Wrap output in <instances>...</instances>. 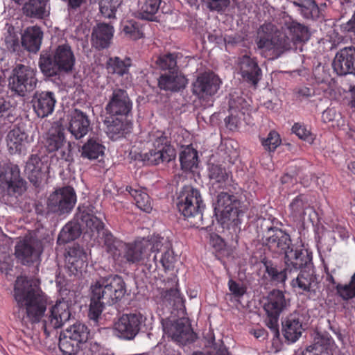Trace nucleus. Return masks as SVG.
I'll return each instance as SVG.
<instances>
[{
	"instance_id": "nucleus-60",
	"label": "nucleus",
	"mask_w": 355,
	"mask_h": 355,
	"mask_svg": "<svg viewBox=\"0 0 355 355\" xmlns=\"http://www.w3.org/2000/svg\"><path fill=\"white\" fill-rule=\"evenodd\" d=\"M340 119V113L338 112L334 108H327L322 114V120L324 123L337 122L338 125Z\"/></svg>"
},
{
	"instance_id": "nucleus-34",
	"label": "nucleus",
	"mask_w": 355,
	"mask_h": 355,
	"mask_svg": "<svg viewBox=\"0 0 355 355\" xmlns=\"http://www.w3.org/2000/svg\"><path fill=\"white\" fill-rule=\"evenodd\" d=\"M66 142L64 130L60 127H52L46 133L44 144L47 151L53 153L59 150Z\"/></svg>"
},
{
	"instance_id": "nucleus-22",
	"label": "nucleus",
	"mask_w": 355,
	"mask_h": 355,
	"mask_svg": "<svg viewBox=\"0 0 355 355\" xmlns=\"http://www.w3.org/2000/svg\"><path fill=\"white\" fill-rule=\"evenodd\" d=\"M298 271L297 277L293 278L291 282L293 288L300 293H307L315 295L318 291L319 282L315 274L313 266Z\"/></svg>"
},
{
	"instance_id": "nucleus-28",
	"label": "nucleus",
	"mask_w": 355,
	"mask_h": 355,
	"mask_svg": "<svg viewBox=\"0 0 355 355\" xmlns=\"http://www.w3.org/2000/svg\"><path fill=\"white\" fill-rule=\"evenodd\" d=\"M66 267L74 275L81 274L87 266V256L84 249L78 245L69 248L65 257Z\"/></svg>"
},
{
	"instance_id": "nucleus-62",
	"label": "nucleus",
	"mask_w": 355,
	"mask_h": 355,
	"mask_svg": "<svg viewBox=\"0 0 355 355\" xmlns=\"http://www.w3.org/2000/svg\"><path fill=\"white\" fill-rule=\"evenodd\" d=\"M337 291L339 295L345 300H347L355 297V286H353L349 284L344 286H337Z\"/></svg>"
},
{
	"instance_id": "nucleus-56",
	"label": "nucleus",
	"mask_w": 355,
	"mask_h": 355,
	"mask_svg": "<svg viewBox=\"0 0 355 355\" xmlns=\"http://www.w3.org/2000/svg\"><path fill=\"white\" fill-rule=\"evenodd\" d=\"M207 8L210 11L222 12L230 6L231 0H203Z\"/></svg>"
},
{
	"instance_id": "nucleus-21",
	"label": "nucleus",
	"mask_w": 355,
	"mask_h": 355,
	"mask_svg": "<svg viewBox=\"0 0 355 355\" xmlns=\"http://www.w3.org/2000/svg\"><path fill=\"white\" fill-rule=\"evenodd\" d=\"M221 81L214 73H203L193 83L192 92L199 98H207L216 94Z\"/></svg>"
},
{
	"instance_id": "nucleus-6",
	"label": "nucleus",
	"mask_w": 355,
	"mask_h": 355,
	"mask_svg": "<svg viewBox=\"0 0 355 355\" xmlns=\"http://www.w3.org/2000/svg\"><path fill=\"white\" fill-rule=\"evenodd\" d=\"M149 139L153 148L141 155L142 160L146 164L155 166L168 163L175 158V150L164 132L159 130L152 132L149 135Z\"/></svg>"
},
{
	"instance_id": "nucleus-26",
	"label": "nucleus",
	"mask_w": 355,
	"mask_h": 355,
	"mask_svg": "<svg viewBox=\"0 0 355 355\" xmlns=\"http://www.w3.org/2000/svg\"><path fill=\"white\" fill-rule=\"evenodd\" d=\"M238 67L242 78L248 83L257 86L262 76V71L257 60L244 55L239 58Z\"/></svg>"
},
{
	"instance_id": "nucleus-3",
	"label": "nucleus",
	"mask_w": 355,
	"mask_h": 355,
	"mask_svg": "<svg viewBox=\"0 0 355 355\" xmlns=\"http://www.w3.org/2000/svg\"><path fill=\"white\" fill-rule=\"evenodd\" d=\"M75 62L72 49L65 42L52 47L49 51H42L40 55L38 67L44 76L53 78L71 73Z\"/></svg>"
},
{
	"instance_id": "nucleus-14",
	"label": "nucleus",
	"mask_w": 355,
	"mask_h": 355,
	"mask_svg": "<svg viewBox=\"0 0 355 355\" xmlns=\"http://www.w3.org/2000/svg\"><path fill=\"white\" fill-rule=\"evenodd\" d=\"M283 260L289 274L313 266L312 253L303 246L293 245L286 251Z\"/></svg>"
},
{
	"instance_id": "nucleus-42",
	"label": "nucleus",
	"mask_w": 355,
	"mask_h": 355,
	"mask_svg": "<svg viewBox=\"0 0 355 355\" xmlns=\"http://www.w3.org/2000/svg\"><path fill=\"white\" fill-rule=\"evenodd\" d=\"M126 191L132 196L139 209L146 213H150L152 211L151 200L146 191L135 189L131 187H127Z\"/></svg>"
},
{
	"instance_id": "nucleus-64",
	"label": "nucleus",
	"mask_w": 355,
	"mask_h": 355,
	"mask_svg": "<svg viewBox=\"0 0 355 355\" xmlns=\"http://www.w3.org/2000/svg\"><path fill=\"white\" fill-rule=\"evenodd\" d=\"M208 352L210 355H229L227 348L221 340L215 343L214 340H213L211 341V349Z\"/></svg>"
},
{
	"instance_id": "nucleus-53",
	"label": "nucleus",
	"mask_w": 355,
	"mask_h": 355,
	"mask_svg": "<svg viewBox=\"0 0 355 355\" xmlns=\"http://www.w3.org/2000/svg\"><path fill=\"white\" fill-rule=\"evenodd\" d=\"M209 177L216 182L223 184L228 180L229 174L220 165L211 164L209 166Z\"/></svg>"
},
{
	"instance_id": "nucleus-4",
	"label": "nucleus",
	"mask_w": 355,
	"mask_h": 355,
	"mask_svg": "<svg viewBox=\"0 0 355 355\" xmlns=\"http://www.w3.org/2000/svg\"><path fill=\"white\" fill-rule=\"evenodd\" d=\"M176 206L191 226L199 227L202 225L205 205L198 189L191 186L183 187L178 193Z\"/></svg>"
},
{
	"instance_id": "nucleus-48",
	"label": "nucleus",
	"mask_w": 355,
	"mask_h": 355,
	"mask_svg": "<svg viewBox=\"0 0 355 355\" xmlns=\"http://www.w3.org/2000/svg\"><path fill=\"white\" fill-rule=\"evenodd\" d=\"M83 343L60 335L59 348L64 355H76L83 348Z\"/></svg>"
},
{
	"instance_id": "nucleus-32",
	"label": "nucleus",
	"mask_w": 355,
	"mask_h": 355,
	"mask_svg": "<svg viewBox=\"0 0 355 355\" xmlns=\"http://www.w3.org/2000/svg\"><path fill=\"white\" fill-rule=\"evenodd\" d=\"M43 35L37 26L27 27L21 35V44L28 51L36 53L40 49Z\"/></svg>"
},
{
	"instance_id": "nucleus-10",
	"label": "nucleus",
	"mask_w": 355,
	"mask_h": 355,
	"mask_svg": "<svg viewBox=\"0 0 355 355\" xmlns=\"http://www.w3.org/2000/svg\"><path fill=\"white\" fill-rule=\"evenodd\" d=\"M43 251L42 241L31 234L26 235L15 247V255L21 264L31 266L36 263L35 270L40 262V255Z\"/></svg>"
},
{
	"instance_id": "nucleus-37",
	"label": "nucleus",
	"mask_w": 355,
	"mask_h": 355,
	"mask_svg": "<svg viewBox=\"0 0 355 355\" xmlns=\"http://www.w3.org/2000/svg\"><path fill=\"white\" fill-rule=\"evenodd\" d=\"M266 273L269 280L275 285L284 284L287 279L288 270H286V266L282 268L277 264L272 263L271 261L264 262Z\"/></svg>"
},
{
	"instance_id": "nucleus-50",
	"label": "nucleus",
	"mask_w": 355,
	"mask_h": 355,
	"mask_svg": "<svg viewBox=\"0 0 355 355\" xmlns=\"http://www.w3.org/2000/svg\"><path fill=\"white\" fill-rule=\"evenodd\" d=\"M290 209L296 217H303L306 211L312 209L305 195L300 194L295 197L290 203Z\"/></svg>"
},
{
	"instance_id": "nucleus-35",
	"label": "nucleus",
	"mask_w": 355,
	"mask_h": 355,
	"mask_svg": "<svg viewBox=\"0 0 355 355\" xmlns=\"http://www.w3.org/2000/svg\"><path fill=\"white\" fill-rule=\"evenodd\" d=\"M28 136L19 128H14L7 135L6 142L11 154L21 153L25 148Z\"/></svg>"
},
{
	"instance_id": "nucleus-55",
	"label": "nucleus",
	"mask_w": 355,
	"mask_h": 355,
	"mask_svg": "<svg viewBox=\"0 0 355 355\" xmlns=\"http://www.w3.org/2000/svg\"><path fill=\"white\" fill-rule=\"evenodd\" d=\"M264 148L269 151H274L281 144L279 135L275 130L270 131L266 139H261Z\"/></svg>"
},
{
	"instance_id": "nucleus-58",
	"label": "nucleus",
	"mask_w": 355,
	"mask_h": 355,
	"mask_svg": "<svg viewBox=\"0 0 355 355\" xmlns=\"http://www.w3.org/2000/svg\"><path fill=\"white\" fill-rule=\"evenodd\" d=\"M160 294L161 297L169 303L173 302L175 304L181 302L180 292L176 288H164Z\"/></svg>"
},
{
	"instance_id": "nucleus-63",
	"label": "nucleus",
	"mask_w": 355,
	"mask_h": 355,
	"mask_svg": "<svg viewBox=\"0 0 355 355\" xmlns=\"http://www.w3.org/2000/svg\"><path fill=\"white\" fill-rule=\"evenodd\" d=\"M292 131L301 139L309 141L312 139L310 131L300 123H295L292 127Z\"/></svg>"
},
{
	"instance_id": "nucleus-36",
	"label": "nucleus",
	"mask_w": 355,
	"mask_h": 355,
	"mask_svg": "<svg viewBox=\"0 0 355 355\" xmlns=\"http://www.w3.org/2000/svg\"><path fill=\"white\" fill-rule=\"evenodd\" d=\"M102 239L105 250L114 259H119L122 256L125 243L114 237L108 230L102 232Z\"/></svg>"
},
{
	"instance_id": "nucleus-18",
	"label": "nucleus",
	"mask_w": 355,
	"mask_h": 355,
	"mask_svg": "<svg viewBox=\"0 0 355 355\" xmlns=\"http://www.w3.org/2000/svg\"><path fill=\"white\" fill-rule=\"evenodd\" d=\"M103 214L98 211L92 205H83L78 208L75 220L78 221L82 228H87L91 232H103L104 224L102 218Z\"/></svg>"
},
{
	"instance_id": "nucleus-20",
	"label": "nucleus",
	"mask_w": 355,
	"mask_h": 355,
	"mask_svg": "<svg viewBox=\"0 0 355 355\" xmlns=\"http://www.w3.org/2000/svg\"><path fill=\"white\" fill-rule=\"evenodd\" d=\"M166 334L180 345L192 343L196 339V334L193 331L187 318H180L170 324L164 325Z\"/></svg>"
},
{
	"instance_id": "nucleus-39",
	"label": "nucleus",
	"mask_w": 355,
	"mask_h": 355,
	"mask_svg": "<svg viewBox=\"0 0 355 355\" xmlns=\"http://www.w3.org/2000/svg\"><path fill=\"white\" fill-rule=\"evenodd\" d=\"M85 344L88 340L89 331L87 327L80 322H76L64 329L61 334Z\"/></svg>"
},
{
	"instance_id": "nucleus-27",
	"label": "nucleus",
	"mask_w": 355,
	"mask_h": 355,
	"mask_svg": "<svg viewBox=\"0 0 355 355\" xmlns=\"http://www.w3.org/2000/svg\"><path fill=\"white\" fill-rule=\"evenodd\" d=\"M31 103L37 116L44 118L53 112L56 100L52 92L36 91L33 96Z\"/></svg>"
},
{
	"instance_id": "nucleus-46",
	"label": "nucleus",
	"mask_w": 355,
	"mask_h": 355,
	"mask_svg": "<svg viewBox=\"0 0 355 355\" xmlns=\"http://www.w3.org/2000/svg\"><path fill=\"white\" fill-rule=\"evenodd\" d=\"M230 115L225 119L226 127L230 130H236L245 119V112L239 109L234 102H230Z\"/></svg>"
},
{
	"instance_id": "nucleus-9",
	"label": "nucleus",
	"mask_w": 355,
	"mask_h": 355,
	"mask_svg": "<svg viewBox=\"0 0 355 355\" xmlns=\"http://www.w3.org/2000/svg\"><path fill=\"white\" fill-rule=\"evenodd\" d=\"M175 261L170 242L163 237L153 236L150 252L147 257L148 268L155 270L160 264L164 270H171L173 268Z\"/></svg>"
},
{
	"instance_id": "nucleus-17",
	"label": "nucleus",
	"mask_w": 355,
	"mask_h": 355,
	"mask_svg": "<svg viewBox=\"0 0 355 355\" xmlns=\"http://www.w3.org/2000/svg\"><path fill=\"white\" fill-rule=\"evenodd\" d=\"M284 33H280L282 39L289 44V50L296 49L297 44L306 42L311 37L307 26L288 18L284 22Z\"/></svg>"
},
{
	"instance_id": "nucleus-43",
	"label": "nucleus",
	"mask_w": 355,
	"mask_h": 355,
	"mask_svg": "<svg viewBox=\"0 0 355 355\" xmlns=\"http://www.w3.org/2000/svg\"><path fill=\"white\" fill-rule=\"evenodd\" d=\"M43 164L40 157L37 155H33L27 162L25 167V172L31 182L37 184L42 178V166Z\"/></svg>"
},
{
	"instance_id": "nucleus-45",
	"label": "nucleus",
	"mask_w": 355,
	"mask_h": 355,
	"mask_svg": "<svg viewBox=\"0 0 355 355\" xmlns=\"http://www.w3.org/2000/svg\"><path fill=\"white\" fill-rule=\"evenodd\" d=\"M198 153L192 148L187 146L180 154V162L182 168L191 171L198 166Z\"/></svg>"
},
{
	"instance_id": "nucleus-1",
	"label": "nucleus",
	"mask_w": 355,
	"mask_h": 355,
	"mask_svg": "<svg viewBox=\"0 0 355 355\" xmlns=\"http://www.w3.org/2000/svg\"><path fill=\"white\" fill-rule=\"evenodd\" d=\"M14 297L19 311L23 315V320L37 323L44 317L42 329L46 336H49L53 331L62 327L70 319L69 302L63 298L58 300L51 308L49 314L44 316L48 298L41 290L37 279L18 277L15 281Z\"/></svg>"
},
{
	"instance_id": "nucleus-44",
	"label": "nucleus",
	"mask_w": 355,
	"mask_h": 355,
	"mask_svg": "<svg viewBox=\"0 0 355 355\" xmlns=\"http://www.w3.org/2000/svg\"><path fill=\"white\" fill-rule=\"evenodd\" d=\"M161 0H146L137 12V17L141 19L155 21V15L159 9Z\"/></svg>"
},
{
	"instance_id": "nucleus-11",
	"label": "nucleus",
	"mask_w": 355,
	"mask_h": 355,
	"mask_svg": "<svg viewBox=\"0 0 355 355\" xmlns=\"http://www.w3.org/2000/svg\"><path fill=\"white\" fill-rule=\"evenodd\" d=\"M289 306L284 293L279 290L274 289L266 297L263 309L267 314L266 325L275 334H279V318Z\"/></svg>"
},
{
	"instance_id": "nucleus-61",
	"label": "nucleus",
	"mask_w": 355,
	"mask_h": 355,
	"mask_svg": "<svg viewBox=\"0 0 355 355\" xmlns=\"http://www.w3.org/2000/svg\"><path fill=\"white\" fill-rule=\"evenodd\" d=\"M58 153V158L69 164L73 162V157L71 153V144L70 142H66V144L63 146L59 150H56Z\"/></svg>"
},
{
	"instance_id": "nucleus-12",
	"label": "nucleus",
	"mask_w": 355,
	"mask_h": 355,
	"mask_svg": "<svg viewBox=\"0 0 355 355\" xmlns=\"http://www.w3.org/2000/svg\"><path fill=\"white\" fill-rule=\"evenodd\" d=\"M25 188V182L20 177L18 166L6 164L0 165V195L21 193Z\"/></svg>"
},
{
	"instance_id": "nucleus-38",
	"label": "nucleus",
	"mask_w": 355,
	"mask_h": 355,
	"mask_svg": "<svg viewBox=\"0 0 355 355\" xmlns=\"http://www.w3.org/2000/svg\"><path fill=\"white\" fill-rule=\"evenodd\" d=\"M81 232L82 227L78 221L69 222L63 227L60 232L58 243L62 244L72 241L80 235Z\"/></svg>"
},
{
	"instance_id": "nucleus-33",
	"label": "nucleus",
	"mask_w": 355,
	"mask_h": 355,
	"mask_svg": "<svg viewBox=\"0 0 355 355\" xmlns=\"http://www.w3.org/2000/svg\"><path fill=\"white\" fill-rule=\"evenodd\" d=\"M49 0H28L22 8L28 17L42 19L49 15Z\"/></svg>"
},
{
	"instance_id": "nucleus-8",
	"label": "nucleus",
	"mask_w": 355,
	"mask_h": 355,
	"mask_svg": "<svg viewBox=\"0 0 355 355\" xmlns=\"http://www.w3.org/2000/svg\"><path fill=\"white\" fill-rule=\"evenodd\" d=\"M37 84L36 71L23 64H17L8 78L9 89L21 97L33 91Z\"/></svg>"
},
{
	"instance_id": "nucleus-16",
	"label": "nucleus",
	"mask_w": 355,
	"mask_h": 355,
	"mask_svg": "<svg viewBox=\"0 0 355 355\" xmlns=\"http://www.w3.org/2000/svg\"><path fill=\"white\" fill-rule=\"evenodd\" d=\"M261 227L266 229L265 243L268 248L280 254H284L293 245L290 235L275 227L269 226L270 221L263 219Z\"/></svg>"
},
{
	"instance_id": "nucleus-19",
	"label": "nucleus",
	"mask_w": 355,
	"mask_h": 355,
	"mask_svg": "<svg viewBox=\"0 0 355 355\" xmlns=\"http://www.w3.org/2000/svg\"><path fill=\"white\" fill-rule=\"evenodd\" d=\"M143 322V315L139 313L123 314L114 324L116 335L125 340H132L139 332Z\"/></svg>"
},
{
	"instance_id": "nucleus-40",
	"label": "nucleus",
	"mask_w": 355,
	"mask_h": 355,
	"mask_svg": "<svg viewBox=\"0 0 355 355\" xmlns=\"http://www.w3.org/2000/svg\"><path fill=\"white\" fill-rule=\"evenodd\" d=\"M106 125V134L112 140H116L122 137L128 129L127 123L116 118V119H107L105 120Z\"/></svg>"
},
{
	"instance_id": "nucleus-31",
	"label": "nucleus",
	"mask_w": 355,
	"mask_h": 355,
	"mask_svg": "<svg viewBox=\"0 0 355 355\" xmlns=\"http://www.w3.org/2000/svg\"><path fill=\"white\" fill-rule=\"evenodd\" d=\"M114 35L112 26L99 23L93 28L92 33V42L93 46L98 49H103L108 47Z\"/></svg>"
},
{
	"instance_id": "nucleus-49",
	"label": "nucleus",
	"mask_w": 355,
	"mask_h": 355,
	"mask_svg": "<svg viewBox=\"0 0 355 355\" xmlns=\"http://www.w3.org/2000/svg\"><path fill=\"white\" fill-rule=\"evenodd\" d=\"M130 60H123L119 57L110 58L107 62V69L110 73L123 76L128 71Z\"/></svg>"
},
{
	"instance_id": "nucleus-47",
	"label": "nucleus",
	"mask_w": 355,
	"mask_h": 355,
	"mask_svg": "<svg viewBox=\"0 0 355 355\" xmlns=\"http://www.w3.org/2000/svg\"><path fill=\"white\" fill-rule=\"evenodd\" d=\"M103 146L90 139L82 146L81 157L88 159H96L103 154Z\"/></svg>"
},
{
	"instance_id": "nucleus-54",
	"label": "nucleus",
	"mask_w": 355,
	"mask_h": 355,
	"mask_svg": "<svg viewBox=\"0 0 355 355\" xmlns=\"http://www.w3.org/2000/svg\"><path fill=\"white\" fill-rule=\"evenodd\" d=\"M125 34L132 40H138L143 37V32L140 24L134 21H128L123 28Z\"/></svg>"
},
{
	"instance_id": "nucleus-52",
	"label": "nucleus",
	"mask_w": 355,
	"mask_h": 355,
	"mask_svg": "<svg viewBox=\"0 0 355 355\" xmlns=\"http://www.w3.org/2000/svg\"><path fill=\"white\" fill-rule=\"evenodd\" d=\"M4 43L8 51L15 52L19 49V40L14 27L9 26L4 34Z\"/></svg>"
},
{
	"instance_id": "nucleus-41",
	"label": "nucleus",
	"mask_w": 355,
	"mask_h": 355,
	"mask_svg": "<svg viewBox=\"0 0 355 355\" xmlns=\"http://www.w3.org/2000/svg\"><path fill=\"white\" fill-rule=\"evenodd\" d=\"M292 3L304 18L315 19L320 17V9L314 0H293Z\"/></svg>"
},
{
	"instance_id": "nucleus-29",
	"label": "nucleus",
	"mask_w": 355,
	"mask_h": 355,
	"mask_svg": "<svg viewBox=\"0 0 355 355\" xmlns=\"http://www.w3.org/2000/svg\"><path fill=\"white\" fill-rule=\"evenodd\" d=\"M303 317L298 313L289 315L282 322V331L285 339L289 343L296 342L304 330L302 324Z\"/></svg>"
},
{
	"instance_id": "nucleus-51",
	"label": "nucleus",
	"mask_w": 355,
	"mask_h": 355,
	"mask_svg": "<svg viewBox=\"0 0 355 355\" xmlns=\"http://www.w3.org/2000/svg\"><path fill=\"white\" fill-rule=\"evenodd\" d=\"M155 64L162 70H168V72L177 69V56L175 53H167L159 56Z\"/></svg>"
},
{
	"instance_id": "nucleus-57",
	"label": "nucleus",
	"mask_w": 355,
	"mask_h": 355,
	"mask_svg": "<svg viewBox=\"0 0 355 355\" xmlns=\"http://www.w3.org/2000/svg\"><path fill=\"white\" fill-rule=\"evenodd\" d=\"M313 76L318 83H328L331 80L329 69L324 65L318 64L313 71Z\"/></svg>"
},
{
	"instance_id": "nucleus-23",
	"label": "nucleus",
	"mask_w": 355,
	"mask_h": 355,
	"mask_svg": "<svg viewBox=\"0 0 355 355\" xmlns=\"http://www.w3.org/2000/svg\"><path fill=\"white\" fill-rule=\"evenodd\" d=\"M153 245V237L150 241H144L135 243H125V247L120 258L124 259L129 263H137L145 261L146 266L147 257L150 252V247Z\"/></svg>"
},
{
	"instance_id": "nucleus-59",
	"label": "nucleus",
	"mask_w": 355,
	"mask_h": 355,
	"mask_svg": "<svg viewBox=\"0 0 355 355\" xmlns=\"http://www.w3.org/2000/svg\"><path fill=\"white\" fill-rule=\"evenodd\" d=\"M100 11L103 17L111 19L115 17L116 9L107 0H103L100 3Z\"/></svg>"
},
{
	"instance_id": "nucleus-7",
	"label": "nucleus",
	"mask_w": 355,
	"mask_h": 355,
	"mask_svg": "<svg viewBox=\"0 0 355 355\" xmlns=\"http://www.w3.org/2000/svg\"><path fill=\"white\" fill-rule=\"evenodd\" d=\"M239 200L236 196L227 192H221L217 196L214 210L218 215V220L227 228H232L234 232L240 230L241 213L239 209Z\"/></svg>"
},
{
	"instance_id": "nucleus-30",
	"label": "nucleus",
	"mask_w": 355,
	"mask_h": 355,
	"mask_svg": "<svg viewBox=\"0 0 355 355\" xmlns=\"http://www.w3.org/2000/svg\"><path fill=\"white\" fill-rule=\"evenodd\" d=\"M187 84V78L179 73L178 70L163 73L158 78V87L165 91L178 92L184 89Z\"/></svg>"
},
{
	"instance_id": "nucleus-5",
	"label": "nucleus",
	"mask_w": 355,
	"mask_h": 355,
	"mask_svg": "<svg viewBox=\"0 0 355 355\" xmlns=\"http://www.w3.org/2000/svg\"><path fill=\"white\" fill-rule=\"evenodd\" d=\"M275 26L271 24L261 26L259 35L256 40V50L259 53L268 59L278 58L284 52L289 51V44L282 39L280 33L271 35L268 32H272Z\"/></svg>"
},
{
	"instance_id": "nucleus-13",
	"label": "nucleus",
	"mask_w": 355,
	"mask_h": 355,
	"mask_svg": "<svg viewBox=\"0 0 355 355\" xmlns=\"http://www.w3.org/2000/svg\"><path fill=\"white\" fill-rule=\"evenodd\" d=\"M76 202L73 189L65 187L51 193L48 199L47 209L49 212L62 214L69 212Z\"/></svg>"
},
{
	"instance_id": "nucleus-25",
	"label": "nucleus",
	"mask_w": 355,
	"mask_h": 355,
	"mask_svg": "<svg viewBox=\"0 0 355 355\" xmlns=\"http://www.w3.org/2000/svg\"><path fill=\"white\" fill-rule=\"evenodd\" d=\"M90 119L85 112L78 109L70 112L68 130L76 139L83 138L90 130Z\"/></svg>"
},
{
	"instance_id": "nucleus-2",
	"label": "nucleus",
	"mask_w": 355,
	"mask_h": 355,
	"mask_svg": "<svg viewBox=\"0 0 355 355\" xmlns=\"http://www.w3.org/2000/svg\"><path fill=\"white\" fill-rule=\"evenodd\" d=\"M91 297L89 318L97 322L106 306L121 301L127 293L123 278L118 275L101 277L90 286Z\"/></svg>"
},
{
	"instance_id": "nucleus-24",
	"label": "nucleus",
	"mask_w": 355,
	"mask_h": 355,
	"mask_svg": "<svg viewBox=\"0 0 355 355\" xmlns=\"http://www.w3.org/2000/svg\"><path fill=\"white\" fill-rule=\"evenodd\" d=\"M332 66L339 76L355 74V48L347 46L341 49L336 54Z\"/></svg>"
},
{
	"instance_id": "nucleus-15",
	"label": "nucleus",
	"mask_w": 355,
	"mask_h": 355,
	"mask_svg": "<svg viewBox=\"0 0 355 355\" xmlns=\"http://www.w3.org/2000/svg\"><path fill=\"white\" fill-rule=\"evenodd\" d=\"M132 109V101L127 92L121 88H115L112 90L105 107L106 114L110 116H128Z\"/></svg>"
}]
</instances>
